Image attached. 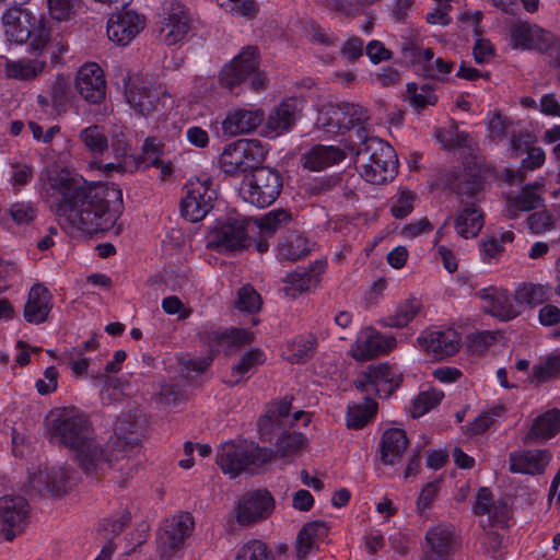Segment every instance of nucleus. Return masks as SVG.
<instances>
[{
  "label": "nucleus",
  "instance_id": "nucleus-43",
  "mask_svg": "<svg viewBox=\"0 0 560 560\" xmlns=\"http://www.w3.org/2000/svg\"><path fill=\"white\" fill-rule=\"evenodd\" d=\"M515 234L513 231H503L499 236L492 235L481 243V258L486 262L499 260L505 250V245L513 243Z\"/></svg>",
  "mask_w": 560,
  "mask_h": 560
},
{
  "label": "nucleus",
  "instance_id": "nucleus-37",
  "mask_svg": "<svg viewBox=\"0 0 560 560\" xmlns=\"http://www.w3.org/2000/svg\"><path fill=\"white\" fill-rule=\"evenodd\" d=\"M560 432V411L549 410L534 420L526 435L527 441H546Z\"/></svg>",
  "mask_w": 560,
  "mask_h": 560
},
{
  "label": "nucleus",
  "instance_id": "nucleus-63",
  "mask_svg": "<svg viewBox=\"0 0 560 560\" xmlns=\"http://www.w3.org/2000/svg\"><path fill=\"white\" fill-rule=\"evenodd\" d=\"M21 277L15 262L0 258V293L10 289Z\"/></svg>",
  "mask_w": 560,
  "mask_h": 560
},
{
  "label": "nucleus",
  "instance_id": "nucleus-38",
  "mask_svg": "<svg viewBox=\"0 0 560 560\" xmlns=\"http://www.w3.org/2000/svg\"><path fill=\"white\" fill-rule=\"evenodd\" d=\"M377 404L370 397L362 402H351L347 410V427L359 430L365 427L376 415Z\"/></svg>",
  "mask_w": 560,
  "mask_h": 560
},
{
  "label": "nucleus",
  "instance_id": "nucleus-34",
  "mask_svg": "<svg viewBox=\"0 0 560 560\" xmlns=\"http://www.w3.org/2000/svg\"><path fill=\"white\" fill-rule=\"evenodd\" d=\"M145 18L128 10L109 16L106 24L107 35H139L145 28Z\"/></svg>",
  "mask_w": 560,
  "mask_h": 560
},
{
  "label": "nucleus",
  "instance_id": "nucleus-27",
  "mask_svg": "<svg viewBox=\"0 0 560 560\" xmlns=\"http://www.w3.org/2000/svg\"><path fill=\"white\" fill-rule=\"evenodd\" d=\"M198 21L189 10L178 1H167L163 9V27L161 32L166 35H186L197 32Z\"/></svg>",
  "mask_w": 560,
  "mask_h": 560
},
{
  "label": "nucleus",
  "instance_id": "nucleus-16",
  "mask_svg": "<svg viewBox=\"0 0 560 560\" xmlns=\"http://www.w3.org/2000/svg\"><path fill=\"white\" fill-rule=\"evenodd\" d=\"M404 59L425 77L440 82H448L454 63L441 57H434L432 49L419 46L405 47Z\"/></svg>",
  "mask_w": 560,
  "mask_h": 560
},
{
  "label": "nucleus",
  "instance_id": "nucleus-45",
  "mask_svg": "<svg viewBox=\"0 0 560 560\" xmlns=\"http://www.w3.org/2000/svg\"><path fill=\"white\" fill-rule=\"evenodd\" d=\"M310 253L307 240L299 234L291 233L279 244L278 257L280 260L295 261Z\"/></svg>",
  "mask_w": 560,
  "mask_h": 560
},
{
  "label": "nucleus",
  "instance_id": "nucleus-64",
  "mask_svg": "<svg viewBox=\"0 0 560 560\" xmlns=\"http://www.w3.org/2000/svg\"><path fill=\"white\" fill-rule=\"evenodd\" d=\"M527 228L535 234H541L553 229L552 215L547 210L532 213L527 218Z\"/></svg>",
  "mask_w": 560,
  "mask_h": 560
},
{
  "label": "nucleus",
  "instance_id": "nucleus-55",
  "mask_svg": "<svg viewBox=\"0 0 560 560\" xmlns=\"http://www.w3.org/2000/svg\"><path fill=\"white\" fill-rule=\"evenodd\" d=\"M10 167L11 174L9 182L15 191H20L23 186L27 185L32 180L34 176V168L31 164L22 161L11 162Z\"/></svg>",
  "mask_w": 560,
  "mask_h": 560
},
{
  "label": "nucleus",
  "instance_id": "nucleus-35",
  "mask_svg": "<svg viewBox=\"0 0 560 560\" xmlns=\"http://www.w3.org/2000/svg\"><path fill=\"white\" fill-rule=\"evenodd\" d=\"M345 152L334 145H315L303 155V166L310 171L318 172L343 161Z\"/></svg>",
  "mask_w": 560,
  "mask_h": 560
},
{
  "label": "nucleus",
  "instance_id": "nucleus-48",
  "mask_svg": "<svg viewBox=\"0 0 560 560\" xmlns=\"http://www.w3.org/2000/svg\"><path fill=\"white\" fill-rule=\"evenodd\" d=\"M292 220V215L284 209L272 210L258 220L256 225L265 236H272L279 229L285 228Z\"/></svg>",
  "mask_w": 560,
  "mask_h": 560
},
{
  "label": "nucleus",
  "instance_id": "nucleus-21",
  "mask_svg": "<svg viewBox=\"0 0 560 560\" xmlns=\"http://www.w3.org/2000/svg\"><path fill=\"white\" fill-rule=\"evenodd\" d=\"M27 515V502L21 495H3L0 498V532L8 541H12L21 533Z\"/></svg>",
  "mask_w": 560,
  "mask_h": 560
},
{
  "label": "nucleus",
  "instance_id": "nucleus-58",
  "mask_svg": "<svg viewBox=\"0 0 560 560\" xmlns=\"http://www.w3.org/2000/svg\"><path fill=\"white\" fill-rule=\"evenodd\" d=\"M285 285L283 288V292L289 298H296L301 293L305 292L311 283V277L307 272L304 271H295L289 273L284 280Z\"/></svg>",
  "mask_w": 560,
  "mask_h": 560
},
{
  "label": "nucleus",
  "instance_id": "nucleus-51",
  "mask_svg": "<svg viewBox=\"0 0 560 560\" xmlns=\"http://www.w3.org/2000/svg\"><path fill=\"white\" fill-rule=\"evenodd\" d=\"M235 560H272V555L266 542L250 539L240 547Z\"/></svg>",
  "mask_w": 560,
  "mask_h": 560
},
{
  "label": "nucleus",
  "instance_id": "nucleus-22",
  "mask_svg": "<svg viewBox=\"0 0 560 560\" xmlns=\"http://www.w3.org/2000/svg\"><path fill=\"white\" fill-rule=\"evenodd\" d=\"M396 342L395 337L382 335L375 329L368 327L361 331L351 347V355L358 361H366L388 353L396 347Z\"/></svg>",
  "mask_w": 560,
  "mask_h": 560
},
{
  "label": "nucleus",
  "instance_id": "nucleus-5",
  "mask_svg": "<svg viewBox=\"0 0 560 560\" xmlns=\"http://www.w3.org/2000/svg\"><path fill=\"white\" fill-rule=\"evenodd\" d=\"M272 460V451L247 442H225L218 448L217 464L231 478L255 474Z\"/></svg>",
  "mask_w": 560,
  "mask_h": 560
},
{
  "label": "nucleus",
  "instance_id": "nucleus-30",
  "mask_svg": "<svg viewBox=\"0 0 560 560\" xmlns=\"http://www.w3.org/2000/svg\"><path fill=\"white\" fill-rule=\"evenodd\" d=\"M265 113L260 108H236L230 112L222 121V129L229 136H237L254 131L264 120Z\"/></svg>",
  "mask_w": 560,
  "mask_h": 560
},
{
  "label": "nucleus",
  "instance_id": "nucleus-18",
  "mask_svg": "<svg viewBox=\"0 0 560 560\" xmlns=\"http://www.w3.org/2000/svg\"><path fill=\"white\" fill-rule=\"evenodd\" d=\"M456 538L448 525L430 526L424 536L421 560H452Z\"/></svg>",
  "mask_w": 560,
  "mask_h": 560
},
{
  "label": "nucleus",
  "instance_id": "nucleus-12",
  "mask_svg": "<svg viewBox=\"0 0 560 560\" xmlns=\"http://www.w3.org/2000/svg\"><path fill=\"white\" fill-rule=\"evenodd\" d=\"M0 31L4 35H44L54 32V28L44 14L10 7L1 15Z\"/></svg>",
  "mask_w": 560,
  "mask_h": 560
},
{
  "label": "nucleus",
  "instance_id": "nucleus-53",
  "mask_svg": "<svg viewBox=\"0 0 560 560\" xmlns=\"http://www.w3.org/2000/svg\"><path fill=\"white\" fill-rule=\"evenodd\" d=\"M50 97L52 105L65 112L71 102V83L68 78L58 75L50 86Z\"/></svg>",
  "mask_w": 560,
  "mask_h": 560
},
{
  "label": "nucleus",
  "instance_id": "nucleus-2",
  "mask_svg": "<svg viewBox=\"0 0 560 560\" xmlns=\"http://www.w3.org/2000/svg\"><path fill=\"white\" fill-rule=\"evenodd\" d=\"M73 453L78 465L85 474L98 475L109 468L117 474L115 479L121 487L137 469V460H129L127 455H120L117 450L109 446V442L103 447L93 433Z\"/></svg>",
  "mask_w": 560,
  "mask_h": 560
},
{
  "label": "nucleus",
  "instance_id": "nucleus-15",
  "mask_svg": "<svg viewBox=\"0 0 560 560\" xmlns=\"http://www.w3.org/2000/svg\"><path fill=\"white\" fill-rule=\"evenodd\" d=\"M194 517L185 512L166 518L159 534V551L163 558H171L184 546L194 529Z\"/></svg>",
  "mask_w": 560,
  "mask_h": 560
},
{
  "label": "nucleus",
  "instance_id": "nucleus-52",
  "mask_svg": "<svg viewBox=\"0 0 560 560\" xmlns=\"http://www.w3.org/2000/svg\"><path fill=\"white\" fill-rule=\"evenodd\" d=\"M416 194L409 189L401 188L390 199V212L396 219H404L415 208Z\"/></svg>",
  "mask_w": 560,
  "mask_h": 560
},
{
  "label": "nucleus",
  "instance_id": "nucleus-14",
  "mask_svg": "<svg viewBox=\"0 0 560 560\" xmlns=\"http://www.w3.org/2000/svg\"><path fill=\"white\" fill-rule=\"evenodd\" d=\"M400 374L390 365L380 363L371 365L355 380V387L368 395L385 398L399 386Z\"/></svg>",
  "mask_w": 560,
  "mask_h": 560
},
{
  "label": "nucleus",
  "instance_id": "nucleus-19",
  "mask_svg": "<svg viewBox=\"0 0 560 560\" xmlns=\"http://www.w3.org/2000/svg\"><path fill=\"white\" fill-rule=\"evenodd\" d=\"M476 295L482 301V311L502 322L514 319L521 313L506 289L491 285L477 291Z\"/></svg>",
  "mask_w": 560,
  "mask_h": 560
},
{
  "label": "nucleus",
  "instance_id": "nucleus-3",
  "mask_svg": "<svg viewBox=\"0 0 560 560\" xmlns=\"http://www.w3.org/2000/svg\"><path fill=\"white\" fill-rule=\"evenodd\" d=\"M355 164L362 178L383 185L397 174L398 161L394 149L377 137L366 138L357 151Z\"/></svg>",
  "mask_w": 560,
  "mask_h": 560
},
{
  "label": "nucleus",
  "instance_id": "nucleus-13",
  "mask_svg": "<svg viewBox=\"0 0 560 560\" xmlns=\"http://www.w3.org/2000/svg\"><path fill=\"white\" fill-rule=\"evenodd\" d=\"M249 220L231 217L220 221L208 234L207 246L221 253L234 252L247 246Z\"/></svg>",
  "mask_w": 560,
  "mask_h": 560
},
{
  "label": "nucleus",
  "instance_id": "nucleus-20",
  "mask_svg": "<svg viewBox=\"0 0 560 560\" xmlns=\"http://www.w3.org/2000/svg\"><path fill=\"white\" fill-rule=\"evenodd\" d=\"M75 90L90 104L101 103L106 95V81L102 68L95 62L81 66L75 77Z\"/></svg>",
  "mask_w": 560,
  "mask_h": 560
},
{
  "label": "nucleus",
  "instance_id": "nucleus-9",
  "mask_svg": "<svg viewBox=\"0 0 560 560\" xmlns=\"http://www.w3.org/2000/svg\"><path fill=\"white\" fill-rule=\"evenodd\" d=\"M282 189L281 176L269 167H255L253 174L242 182V198L256 207L265 208L273 203Z\"/></svg>",
  "mask_w": 560,
  "mask_h": 560
},
{
  "label": "nucleus",
  "instance_id": "nucleus-40",
  "mask_svg": "<svg viewBox=\"0 0 560 560\" xmlns=\"http://www.w3.org/2000/svg\"><path fill=\"white\" fill-rule=\"evenodd\" d=\"M422 304L419 300L412 298L400 303L395 312L384 317L381 323L385 327L402 328L406 327L420 312Z\"/></svg>",
  "mask_w": 560,
  "mask_h": 560
},
{
  "label": "nucleus",
  "instance_id": "nucleus-31",
  "mask_svg": "<svg viewBox=\"0 0 560 560\" xmlns=\"http://www.w3.org/2000/svg\"><path fill=\"white\" fill-rule=\"evenodd\" d=\"M483 212L474 201L462 203L459 211L454 218V229L465 240L476 237L483 228Z\"/></svg>",
  "mask_w": 560,
  "mask_h": 560
},
{
  "label": "nucleus",
  "instance_id": "nucleus-59",
  "mask_svg": "<svg viewBox=\"0 0 560 560\" xmlns=\"http://www.w3.org/2000/svg\"><path fill=\"white\" fill-rule=\"evenodd\" d=\"M235 305L238 310L254 313L261 306V299L257 291L249 284L240 289Z\"/></svg>",
  "mask_w": 560,
  "mask_h": 560
},
{
  "label": "nucleus",
  "instance_id": "nucleus-7",
  "mask_svg": "<svg viewBox=\"0 0 560 560\" xmlns=\"http://www.w3.org/2000/svg\"><path fill=\"white\" fill-rule=\"evenodd\" d=\"M267 154L266 148L257 139H240L224 147L219 165L230 176H238L257 167Z\"/></svg>",
  "mask_w": 560,
  "mask_h": 560
},
{
  "label": "nucleus",
  "instance_id": "nucleus-36",
  "mask_svg": "<svg viewBox=\"0 0 560 560\" xmlns=\"http://www.w3.org/2000/svg\"><path fill=\"white\" fill-rule=\"evenodd\" d=\"M265 361L266 355L261 350L250 349L246 351L240 361L232 366L231 375L225 383L230 386H234L249 378Z\"/></svg>",
  "mask_w": 560,
  "mask_h": 560
},
{
  "label": "nucleus",
  "instance_id": "nucleus-49",
  "mask_svg": "<svg viewBox=\"0 0 560 560\" xmlns=\"http://www.w3.org/2000/svg\"><path fill=\"white\" fill-rule=\"evenodd\" d=\"M560 375V353H551L541 358L532 369L530 378L538 384Z\"/></svg>",
  "mask_w": 560,
  "mask_h": 560
},
{
  "label": "nucleus",
  "instance_id": "nucleus-62",
  "mask_svg": "<svg viewBox=\"0 0 560 560\" xmlns=\"http://www.w3.org/2000/svg\"><path fill=\"white\" fill-rule=\"evenodd\" d=\"M488 131L493 139L502 140L514 129V124L500 114H492L488 119Z\"/></svg>",
  "mask_w": 560,
  "mask_h": 560
},
{
  "label": "nucleus",
  "instance_id": "nucleus-8",
  "mask_svg": "<svg viewBox=\"0 0 560 560\" xmlns=\"http://www.w3.org/2000/svg\"><path fill=\"white\" fill-rule=\"evenodd\" d=\"M180 213L190 222L201 221L213 208L215 190L210 176L202 174L190 178L183 188Z\"/></svg>",
  "mask_w": 560,
  "mask_h": 560
},
{
  "label": "nucleus",
  "instance_id": "nucleus-23",
  "mask_svg": "<svg viewBox=\"0 0 560 560\" xmlns=\"http://www.w3.org/2000/svg\"><path fill=\"white\" fill-rule=\"evenodd\" d=\"M302 109L303 102L301 100L287 98L282 101L269 113L264 127L265 136L276 138L291 130Z\"/></svg>",
  "mask_w": 560,
  "mask_h": 560
},
{
  "label": "nucleus",
  "instance_id": "nucleus-6",
  "mask_svg": "<svg viewBox=\"0 0 560 560\" xmlns=\"http://www.w3.org/2000/svg\"><path fill=\"white\" fill-rule=\"evenodd\" d=\"M246 80L255 91L266 86V78L258 71L257 49L253 46L244 48L223 67L219 75L220 84L230 92Z\"/></svg>",
  "mask_w": 560,
  "mask_h": 560
},
{
  "label": "nucleus",
  "instance_id": "nucleus-46",
  "mask_svg": "<svg viewBox=\"0 0 560 560\" xmlns=\"http://www.w3.org/2000/svg\"><path fill=\"white\" fill-rule=\"evenodd\" d=\"M79 139L93 155H102L108 149L107 136L103 127L98 125L83 128L79 133Z\"/></svg>",
  "mask_w": 560,
  "mask_h": 560
},
{
  "label": "nucleus",
  "instance_id": "nucleus-50",
  "mask_svg": "<svg viewBox=\"0 0 560 560\" xmlns=\"http://www.w3.org/2000/svg\"><path fill=\"white\" fill-rule=\"evenodd\" d=\"M444 394L438 389H427L418 394L411 406V415L419 418L435 408L443 399Z\"/></svg>",
  "mask_w": 560,
  "mask_h": 560
},
{
  "label": "nucleus",
  "instance_id": "nucleus-29",
  "mask_svg": "<svg viewBox=\"0 0 560 560\" xmlns=\"http://www.w3.org/2000/svg\"><path fill=\"white\" fill-rule=\"evenodd\" d=\"M52 295L42 283H35L28 291L23 310L24 319L34 325L45 323L52 310Z\"/></svg>",
  "mask_w": 560,
  "mask_h": 560
},
{
  "label": "nucleus",
  "instance_id": "nucleus-44",
  "mask_svg": "<svg viewBox=\"0 0 560 560\" xmlns=\"http://www.w3.org/2000/svg\"><path fill=\"white\" fill-rule=\"evenodd\" d=\"M305 438L301 433H289L281 435L272 451V458H280L284 463H290L304 447Z\"/></svg>",
  "mask_w": 560,
  "mask_h": 560
},
{
  "label": "nucleus",
  "instance_id": "nucleus-4",
  "mask_svg": "<svg viewBox=\"0 0 560 560\" xmlns=\"http://www.w3.org/2000/svg\"><path fill=\"white\" fill-rule=\"evenodd\" d=\"M92 433L90 417L75 407L56 408L46 417V435L49 441L72 452Z\"/></svg>",
  "mask_w": 560,
  "mask_h": 560
},
{
  "label": "nucleus",
  "instance_id": "nucleus-42",
  "mask_svg": "<svg viewBox=\"0 0 560 560\" xmlns=\"http://www.w3.org/2000/svg\"><path fill=\"white\" fill-rule=\"evenodd\" d=\"M549 287L540 283H522L514 292V301L520 305L536 306L549 298Z\"/></svg>",
  "mask_w": 560,
  "mask_h": 560
},
{
  "label": "nucleus",
  "instance_id": "nucleus-33",
  "mask_svg": "<svg viewBox=\"0 0 560 560\" xmlns=\"http://www.w3.org/2000/svg\"><path fill=\"white\" fill-rule=\"evenodd\" d=\"M513 49H536L546 54L556 67H560V37H509Z\"/></svg>",
  "mask_w": 560,
  "mask_h": 560
},
{
  "label": "nucleus",
  "instance_id": "nucleus-10",
  "mask_svg": "<svg viewBox=\"0 0 560 560\" xmlns=\"http://www.w3.org/2000/svg\"><path fill=\"white\" fill-rule=\"evenodd\" d=\"M368 117V110L358 104H327L319 109L315 125L323 132L336 136L363 124Z\"/></svg>",
  "mask_w": 560,
  "mask_h": 560
},
{
  "label": "nucleus",
  "instance_id": "nucleus-41",
  "mask_svg": "<svg viewBox=\"0 0 560 560\" xmlns=\"http://www.w3.org/2000/svg\"><path fill=\"white\" fill-rule=\"evenodd\" d=\"M67 50L68 45L59 37H32L28 51L38 56L46 54L50 57L51 63L56 65Z\"/></svg>",
  "mask_w": 560,
  "mask_h": 560
},
{
  "label": "nucleus",
  "instance_id": "nucleus-28",
  "mask_svg": "<svg viewBox=\"0 0 560 560\" xmlns=\"http://www.w3.org/2000/svg\"><path fill=\"white\" fill-rule=\"evenodd\" d=\"M125 96L128 104L139 114L147 115L153 112L159 103V96L152 91L147 82L136 75L125 80Z\"/></svg>",
  "mask_w": 560,
  "mask_h": 560
},
{
  "label": "nucleus",
  "instance_id": "nucleus-47",
  "mask_svg": "<svg viewBox=\"0 0 560 560\" xmlns=\"http://www.w3.org/2000/svg\"><path fill=\"white\" fill-rule=\"evenodd\" d=\"M316 347V339L312 336H299L288 342L287 345V359L291 363H301L308 360Z\"/></svg>",
  "mask_w": 560,
  "mask_h": 560
},
{
  "label": "nucleus",
  "instance_id": "nucleus-61",
  "mask_svg": "<svg viewBox=\"0 0 560 560\" xmlns=\"http://www.w3.org/2000/svg\"><path fill=\"white\" fill-rule=\"evenodd\" d=\"M273 411H266V413L258 421V430L260 438L270 442L272 436L280 433L285 423L282 420L273 417Z\"/></svg>",
  "mask_w": 560,
  "mask_h": 560
},
{
  "label": "nucleus",
  "instance_id": "nucleus-56",
  "mask_svg": "<svg viewBox=\"0 0 560 560\" xmlns=\"http://www.w3.org/2000/svg\"><path fill=\"white\" fill-rule=\"evenodd\" d=\"M60 360L71 369L74 375H85L89 368V359L84 355L82 348L73 347L65 351Z\"/></svg>",
  "mask_w": 560,
  "mask_h": 560
},
{
  "label": "nucleus",
  "instance_id": "nucleus-60",
  "mask_svg": "<svg viewBox=\"0 0 560 560\" xmlns=\"http://www.w3.org/2000/svg\"><path fill=\"white\" fill-rule=\"evenodd\" d=\"M12 220L16 224H28L37 217L36 207L30 201L14 202L9 210Z\"/></svg>",
  "mask_w": 560,
  "mask_h": 560
},
{
  "label": "nucleus",
  "instance_id": "nucleus-11",
  "mask_svg": "<svg viewBox=\"0 0 560 560\" xmlns=\"http://www.w3.org/2000/svg\"><path fill=\"white\" fill-rule=\"evenodd\" d=\"M147 419L141 412H128L120 417L114 429V435L109 440V446L118 451L120 455H127L129 460L139 450L144 435Z\"/></svg>",
  "mask_w": 560,
  "mask_h": 560
},
{
  "label": "nucleus",
  "instance_id": "nucleus-57",
  "mask_svg": "<svg viewBox=\"0 0 560 560\" xmlns=\"http://www.w3.org/2000/svg\"><path fill=\"white\" fill-rule=\"evenodd\" d=\"M486 173V168L476 163L475 171L468 174L469 178L460 179L458 184V194L467 196L477 195L482 189Z\"/></svg>",
  "mask_w": 560,
  "mask_h": 560
},
{
  "label": "nucleus",
  "instance_id": "nucleus-26",
  "mask_svg": "<svg viewBox=\"0 0 560 560\" xmlns=\"http://www.w3.org/2000/svg\"><path fill=\"white\" fill-rule=\"evenodd\" d=\"M545 191V182L542 178L525 185L522 190L515 195H509L505 202V212L510 219L517 218L521 212L530 211L542 206Z\"/></svg>",
  "mask_w": 560,
  "mask_h": 560
},
{
  "label": "nucleus",
  "instance_id": "nucleus-17",
  "mask_svg": "<svg viewBox=\"0 0 560 560\" xmlns=\"http://www.w3.org/2000/svg\"><path fill=\"white\" fill-rule=\"evenodd\" d=\"M275 509V500L267 490H256L237 503L235 517L240 525L248 526L267 518Z\"/></svg>",
  "mask_w": 560,
  "mask_h": 560
},
{
  "label": "nucleus",
  "instance_id": "nucleus-25",
  "mask_svg": "<svg viewBox=\"0 0 560 560\" xmlns=\"http://www.w3.org/2000/svg\"><path fill=\"white\" fill-rule=\"evenodd\" d=\"M552 459L548 450H522L512 452L509 456V469L513 474L540 475L544 474Z\"/></svg>",
  "mask_w": 560,
  "mask_h": 560
},
{
  "label": "nucleus",
  "instance_id": "nucleus-39",
  "mask_svg": "<svg viewBox=\"0 0 560 560\" xmlns=\"http://www.w3.org/2000/svg\"><path fill=\"white\" fill-rule=\"evenodd\" d=\"M46 61L34 59L7 60L5 75L14 80H33L43 72Z\"/></svg>",
  "mask_w": 560,
  "mask_h": 560
},
{
  "label": "nucleus",
  "instance_id": "nucleus-24",
  "mask_svg": "<svg viewBox=\"0 0 560 560\" xmlns=\"http://www.w3.org/2000/svg\"><path fill=\"white\" fill-rule=\"evenodd\" d=\"M419 346L436 359L453 355L459 347V336L454 329H427L417 338Z\"/></svg>",
  "mask_w": 560,
  "mask_h": 560
},
{
  "label": "nucleus",
  "instance_id": "nucleus-32",
  "mask_svg": "<svg viewBox=\"0 0 560 560\" xmlns=\"http://www.w3.org/2000/svg\"><path fill=\"white\" fill-rule=\"evenodd\" d=\"M408 444L409 441L402 429L392 428L386 430L380 441L381 462L384 465L399 463Z\"/></svg>",
  "mask_w": 560,
  "mask_h": 560
},
{
  "label": "nucleus",
  "instance_id": "nucleus-1",
  "mask_svg": "<svg viewBox=\"0 0 560 560\" xmlns=\"http://www.w3.org/2000/svg\"><path fill=\"white\" fill-rule=\"evenodd\" d=\"M38 192L59 224L89 234L114 229L122 213V191L116 184L85 183L65 168H45Z\"/></svg>",
  "mask_w": 560,
  "mask_h": 560
},
{
  "label": "nucleus",
  "instance_id": "nucleus-54",
  "mask_svg": "<svg viewBox=\"0 0 560 560\" xmlns=\"http://www.w3.org/2000/svg\"><path fill=\"white\" fill-rule=\"evenodd\" d=\"M407 92L410 103L419 109H423L427 106H433L438 101L433 89L429 84L419 86L417 83H408Z\"/></svg>",
  "mask_w": 560,
  "mask_h": 560
}]
</instances>
